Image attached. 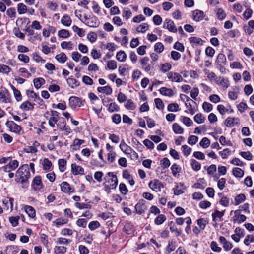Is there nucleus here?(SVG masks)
<instances>
[{
    "mask_svg": "<svg viewBox=\"0 0 254 254\" xmlns=\"http://www.w3.org/2000/svg\"><path fill=\"white\" fill-rule=\"evenodd\" d=\"M15 181L20 182L24 186H27L28 179L30 177V172L28 165H23L20 167L16 173Z\"/></svg>",
    "mask_w": 254,
    "mask_h": 254,
    "instance_id": "nucleus-1",
    "label": "nucleus"
},
{
    "mask_svg": "<svg viewBox=\"0 0 254 254\" xmlns=\"http://www.w3.org/2000/svg\"><path fill=\"white\" fill-rule=\"evenodd\" d=\"M106 180L107 184L104 183L105 190L110 193L111 189H115L117 187L118 182L117 177L113 172H109L106 177Z\"/></svg>",
    "mask_w": 254,
    "mask_h": 254,
    "instance_id": "nucleus-2",
    "label": "nucleus"
},
{
    "mask_svg": "<svg viewBox=\"0 0 254 254\" xmlns=\"http://www.w3.org/2000/svg\"><path fill=\"white\" fill-rule=\"evenodd\" d=\"M44 117L48 120L49 125L52 127H55L59 119V113L54 110L46 112L44 114Z\"/></svg>",
    "mask_w": 254,
    "mask_h": 254,
    "instance_id": "nucleus-3",
    "label": "nucleus"
},
{
    "mask_svg": "<svg viewBox=\"0 0 254 254\" xmlns=\"http://www.w3.org/2000/svg\"><path fill=\"white\" fill-rule=\"evenodd\" d=\"M6 126L11 131L16 134H20L23 133L21 127L12 121H7Z\"/></svg>",
    "mask_w": 254,
    "mask_h": 254,
    "instance_id": "nucleus-4",
    "label": "nucleus"
},
{
    "mask_svg": "<svg viewBox=\"0 0 254 254\" xmlns=\"http://www.w3.org/2000/svg\"><path fill=\"white\" fill-rule=\"evenodd\" d=\"M149 188L156 192L161 190L162 188H164V185L158 179H154L151 181L149 184Z\"/></svg>",
    "mask_w": 254,
    "mask_h": 254,
    "instance_id": "nucleus-5",
    "label": "nucleus"
},
{
    "mask_svg": "<svg viewBox=\"0 0 254 254\" xmlns=\"http://www.w3.org/2000/svg\"><path fill=\"white\" fill-rule=\"evenodd\" d=\"M147 209L146 201L143 199L140 200L135 206V212L138 214L144 213Z\"/></svg>",
    "mask_w": 254,
    "mask_h": 254,
    "instance_id": "nucleus-6",
    "label": "nucleus"
},
{
    "mask_svg": "<svg viewBox=\"0 0 254 254\" xmlns=\"http://www.w3.org/2000/svg\"><path fill=\"white\" fill-rule=\"evenodd\" d=\"M69 105L72 109H75L81 106L82 101L78 97L71 96L69 99Z\"/></svg>",
    "mask_w": 254,
    "mask_h": 254,
    "instance_id": "nucleus-7",
    "label": "nucleus"
},
{
    "mask_svg": "<svg viewBox=\"0 0 254 254\" xmlns=\"http://www.w3.org/2000/svg\"><path fill=\"white\" fill-rule=\"evenodd\" d=\"M32 186L35 190L42 191L44 185L42 183L41 177L40 176H36L34 177L32 183Z\"/></svg>",
    "mask_w": 254,
    "mask_h": 254,
    "instance_id": "nucleus-8",
    "label": "nucleus"
},
{
    "mask_svg": "<svg viewBox=\"0 0 254 254\" xmlns=\"http://www.w3.org/2000/svg\"><path fill=\"white\" fill-rule=\"evenodd\" d=\"M140 62L141 68L145 71L148 72L153 69V67L149 63V59L148 57H143L140 60Z\"/></svg>",
    "mask_w": 254,
    "mask_h": 254,
    "instance_id": "nucleus-9",
    "label": "nucleus"
},
{
    "mask_svg": "<svg viewBox=\"0 0 254 254\" xmlns=\"http://www.w3.org/2000/svg\"><path fill=\"white\" fill-rule=\"evenodd\" d=\"M168 79L172 82H180L183 80V77L178 73L169 72L167 74Z\"/></svg>",
    "mask_w": 254,
    "mask_h": 254,
    "instance_id": "nucleus-10",
    "label": "nucleus"
},
{
    "mask_svg": "<svg viewBox=\"0 0 254 254\" xmlns=\"http://www.w3.org/2000/svg\"><path fill=\"white\" fill-rule=\"evenodd\" d=\"M163 27L167 29L170 32L175 33L177 31V29L175 26L173 21L170 19H166L163 24Z\"/></svg>",
    "mask_w": 254,
    "mask_h": 254,
    "instance_id": "nucleus-11",
    "label": "nucleus"
},
{
    "mask_svg": "<svg viewBox=\"0 0 254 254\" xmlns=\"http://www.w3.org/2000/svg\"><path fill=\"white\" fill-rule=\"evenodd\" d=\"M61 190L65 193H71L74 192V188L71 187L69 184L66 182H63L61 184Z\"/></svg>",
    "mask_w": 254,
    "mask_h": 254,
    "instance_id": "nucleus-12",
    "label": "nucleus"
},
{
    "mask_svg": "<svg viewBox=\"0 0 254 254\" xmlns=\"http://www.w3.org/2000/svg\"><path fill=\"white\" fill-rule=\"evenodd\" d=\"M239 121L238 118L228 117L225 120V124L227 127H231L239 124Z\"/></svg>",
    "mask_w": 254,
    "mask_h": 254,
    "instance_id": "nucleus-13",
    "label": "nucleus"
},
{
    "mask_svg": "<svg viewBox=\"0 0 254 254\" xmlns=\"http://www.w3.org/2000/svg\"><path fill=\"white\" fill-rule=\"evenodd\" d=\"M19 163L16 160H14L9 162L3 167V170L6 172H10L11 171L15 169L18 166Z\"/></svg>",
    "mask_w": 254,
    "mask_h": 254,
    "instance_id": "nucleus-14",
    "label": "nucleus"
},
{
    "mask_svg": "<svg viewBox=\"0 0 254 254\" xmlns=\"http://www.w3.org/2000/svg\"><path fill=\"white\" fill-rule=\"evenodd\" d=\"M120 148L121 150L126 154H130V152L132 151V148L129 146L127 145L124 140H122L120 144Z\"/></svg>",
    "mask_w": 254,
    "mask_h": 254,
    "instance_id": "nucleus-15",
    "label": "nucleus"
},
{
    "mask_svg": "<svg viewBox=\"0 0 254 254\" xmlns=\"http://www.w3.org/2000/svg\"><path fill=\"white\" fill-rule=\"evenodd\" d=\"M204 17V13L202 11L195 10L192 12V18L196 21H200Z\"/></svg>",
    "mask_w": 254,
    "mask_h": 254,
    "instance_id": "nucleus-16",
    "label": "nucleus"
},
{
    "mask_svg": "<svg viewBox=\"0 0 254 254\" xmlns=\"http://www.w3.org/2000/svg\"><path fill=\"white\" fill-rule=\"evenodd\" d=\"M71 169L73 174L75 175L84 174V169L81 166H78L76 164H72Z\"/></svg>",
    "mask_w": 254,
    "mask_h": 254,
    "instance_id": "nucleus-17",
    "label": "nucleus"
},
{
    "mask_svg": "<svg viewBox=\"0 0 254 254\" xmlns=\"http://www.w3.org/2000/svg\"><path fill=\"white\" fill-rule=\"evenodd\" d=\"M185 190L186 187L184 184L182 183H179L174 188V192L175 195H180L183 193L185 191Z\"/></svg>",
    "mask_w": 254,
    "mask_h": 254,
    "instance_id": "nucleus-18",
    "label": "nucleus"
},
{
    "mask_svg": "<svg viewBox=\"0 0 254 254\" xmlns=\"http://www.w3.org/2000/svg\"><path fill=\"white\" fill-rule=\"evenodd\" d=\"M11 102V98L8 95H6L3 90H0V102L7 103Z\"/></svg>",
    "mask_w": 254,
    "mask_h": 254,
    "instance_id": "nucleus-19",
    "label": "nucleus"
},
{
    "mask_svg": "<svg viewBox=\"0 0 254 254\" xmlns=\"http://www.w3.org/2000/svg\"><path fill=\"white\" fill-rule=\"evenodd\" d=\"M226 63V58L225 56L222 54L220 53L218 55L216 60V65H225Z\"/></svg>",
    "mask_w": 254,
    "mask_h": 254,
    "instance_id": "nucleus-20",
    "label": "nucleus"
},
{
    "mask_svg": "<svg viewBox=\"0 0 254 254\" xmlns=\"http://www.w3.org/2000/svg\"><path fill=\"white\" fill-rule=\"evenodd\" d=\"M134 230L133 225L130 222L126 223L124 227V231L127 234H131Z\"/></svg>",
    "mask_w": 254,
    "mask_h": 254,
    "instance_id": "nucleus-21",
    "label": "nucleus"
},
{
    "mask_svg": "<svg viewBox=\"0 0 254 254\" xmlns=\"http://www.w3.org/2000/svg\"><path fill=\"white\" fill-rule=\"evenodd\" d=\"M57 126L60 130H64L65 131L64 134L68 135L71 132V129L68 126H66L65 123L63 122V125L60 124H57Z\"/></svg>",
    "mask_w": 254,
    "mask_h": 254,
    "instance_id": "nucleus-22",
    "label": "nucleus"
},
{
    "mask_svg": "<svg viewBox=\"0 0 254 254\" xmlns=\"http://www.w3.org/2000/svg\"><path fill=\"white\" fill-rule=\"evenodd\" d=\"M189 41L192 46L202 45L203 43V40L201 38L197 37H191L189 38Z\"/></svg>",
    "mask_w": 254,
    "mask_h": 254,
    "instance_id": "nucleus-23",
    "label": "nucleus"
},
{
    "mask_svg": "<svg viewBox=\"0 0 254 254\" xmlns=\"http://www.w3.org/2000/svg\"><path fill=\"white\" fill-rule=\"evenodd\" d=\"M160 93L164 96L171 97L173 95V91L171 89L166 87H162L159 90Z\"/></svg>",
    "mask_w": 254,
    "mask_h": 254,
    "instance_id": "nucleus-24",
    "label": "nucleus"
},
{
    "mask_svg": "<svg viewBox=\"0 0 254 254\" xmlns=\"http://www.w3.org/2000/svg\"><path fill=\"white\" fill-rule=\"evenodd\" d=\"M97 90L98 92L105 93L106 95H110L112 93V89L109 86L99 87L98 88Z\"/></svg>",
    "mask_w": 254,
    "mask_h": 254,
    "instance_id": "nucleus-25",
    "label": "nucleus"
},
{
    "mask_svg": "<svg viewBox=\"0 0 254 254\" xmlns=\"http://www.w3.org/2000/svg\"><path fill=\"white\" fill-rule=\"evenodd\" d=\"M10 87L13 92L16 100L17 101H21L22 97L20 91L17 89L13 85H10Z\"/></svg>",
    "mask_w": 254,
    "mask_h": 254,
    "instance_id": "nucleus-26",
    "label": "nucleus"
},
{
    "mask_svg": "<svg viewBox=\"0 0 254 254\" xmlns=\"http://www.w3.org/2000/svg\"><path fill=\"white\" fill-rule=\"evenodd\" d=\"M6 12L7 16L11 19H14L16 17V9L14 7L8 8Z\"/></svg>",
    "mask_w": 254,
    "mask_h": 254,
    "instance_id": "nucleus-27",
    "label": "nucleus"
},
{
    "mask_svg": "<svg viewBox=\"0 0 254 254\" xmlns=\"http://www.w3.org/2000/svg\"><path fill=\"white\" fill-rule=\"evenodd\" d=\"M224 212L225 210L222 212H220L217 210H215V212L212 214L213 221H217L218 218L221 219L224 216Z\"/></svg>",
    "mask_w": 254,
    "mask_h": 254,
    "instance_id": "nucleus-28",
    "label": "nucleus"
},
{
    "mask_svg": "<svg viewBox=\"0 0 254 254\" xmlns=\"http://www.w3.org/2000/svg\"><path fill=\"white\" fill-rule=\"evenodd\" d=\"M71 22V19L67 15H64L61 19V23L65 26L68 27L70 26Z\"/></svg>",
    "mask_w": 254,
    "mask_h": 254,
    "instance_id": "nucleus-29",
    "label": "nucleus"
},
{
    "mask_svg": "<svg viewBox=\"0 0 254 254\" xmlns=\"http://www.w3.org/2000/svg\"><path fill=\"white\" fill-rule=\"evenodd\" d=\"M20 108L24 111L32 110L33 109V104L27 101L21 105Z\"/></svg>",
    "mask_w": 254,
    "mask_h": 254,
    "instance_id": "nucleus-30",
    "label": "nucleus"
},
{
    "mask_svg": "<svg viewBox=\"0 0 254 254\" xmlns=\"http://www.w3.org/2000/svg\"><path fill=\"white\" fill-rule=\"evenodd\" d=\"M33 83L35 87L39 89L42 85L45 84V81L43 78H37L34 79Z\"/></svg>",
    "mask_w": 254,
    "mask_h": 254,
    "instance_id": "nucleus-31",
    "label": "nucleus"
},
{
    "mask_svg": "<svg viewBox=\"0 0 254 254\" xmlns=\"http://www.w3.org/2000/svg\"><path fill=\"white\" fill-rule=\"evenodd\" d=\"M67 82L72 88H74L79 86V82L75 78H69L67 79Z\"/></svg>",
    "mask_w": 254,
    "mask_h": 254,
    "instance_id": "nucleus-32",
    "label": "nucleus"
},
{
    "mask_svg": "<svg viewBox=\"0 0 254 254\" xmlns=\"http://www.w3.org/2000/svg\"><path fill=\"white\" fill-rule=\"evenodd\" d=\"M25 210L30 217L34 218L35 217V210L32 206H25Z\"/></svg>",
    "mask_w": 254,
    "mask_h": 254,
    "instance_id": "nucleus-33",
    "label": "nucleus"
},
{
    "mask_svg": "<svg viewBox=\"0 0 254 254\" xmlns=\"http://www.w3.org/2000/svg\"><path fill=\"white\" fill-rule=\"evenodd\" d=\"M217 17L220 20H222L226 16V14L222 8H217L215 10Z\"/></svg>",
    "mask_w": 254,
    "mask_h": 254,
    "instance_id": "nucleus-34",
    "label": "nucleus"
},
{
    "mask_svg": "<svg viewBox=\"0 0 254 254\" xmlns=\"http://www.w3.org/2000/svg\"><path fill=\"white\" fill-rule=\"evenodd\" d=\"M116 59L120 62H125L127 59V55L123 51H120L117 53Z\"/></svg>",
    "mask_w": 254,
    "mask_h": 254,
    "instance_id": "nucleus-35",
    "label": "nucleus"
},
{
    "mask_svg": "<svg viewBox=\"0 0 254 254\" xmlns=\"http://www.w3.org/2000/svg\"><path fill=\"white\" fill-rule=\"evenodd\" d=\"M17 11L19 14H23L27 12V6L22 3L17 4Z\"/></svg>",
    "mask_w": 254,
    "mask_h": 254,
    "instance_id": "nucleus-36",
    "label": "nucleus"
},
{
    "mask_svg": "<svg viewBox=\"0 0 254 254\" xmlns=\"http://www.w3.org/2000/svg\"><path fill=\"white\" fill-rule=\"evenodd\" d=\"M233 174L236 177L238 178L242 177L244 174L243 170L241 168L236 167L233 168L232 170Z\"/></svg>",
    "mask_w": 254,
    "mask_h": 254,
    "instance_id": "nucleus-37",
    "label": "nucleus"
},
{
    "mask_svg": "<svg viewBox=\"0 0 254 254\" xmlns=\"http://www.w3.org/2000/svg\"><path fill=\"white\" fill-rule=\"evenodd\" d=\"M171 68V64L169 63H165L161 65L160 70L163 73H165L169 71Z\"/></svg>",
    "mask_w": 254,
    "mask_h": 254,
    "instance_id": "nucleus-38",
    "label": "nucleus"
},
{
    "mask_svg": "<svg viewBox=\"0 0 254 254\" xmlns=\"http://www.w3.org/2000/svg\"><path fill=\"white\" fill-rule=\"evenodd\" d=\"M56 59L60 63H64L67 60V57L65 53H61L57 55L55 57Z\"/></svg>",
    "mask_w": 254,
    "mask_h": 254,
    "instance_id": "nucleus-39",
    "label": "nucleus"
},
{
    "mask_svg": "<svg viewBox=\"0 0 254 254\" xmlns=\"http://www.w3.org/2000/svg\"><path fill=\"white\" fill-rule=\"evenodd\" d=\"M172 128L176 134H182L184 131L183 128L177 123L173 124Z\"/></svg>",
    "mask_w": 254,
    "mask_h": 254,
    "instance_id": "nucleus-40",
    "label": "nucleus"
},
{
    "mask_svg": "<svg viewBox=\"0 0 254 254\" xmlns=\"http://www.w3.org/2000/svg\"><path fill=\"white\" fill-rule=\"evenodd\" d=\"M246 199V196L244 194H240L237 195L235 199V205H238Z\"/></svg>",
    "mask_w": 254,
    "mask_h": 254,
    "instance_id": "nucleus-41",
    "label": "nucleus"
},
{
    "mask_svg": "<svg viewBox=\"0 0 254 254\" xmlns=\"http://www.w3.org/2000/svg\"><path fill=\"white\" fill-rule=\"evenodd\" d=\"M210 144V141L207 137L203 138L201 141L199 142L200 146L202 147L203 148H207L209 147Z\"/></svg>",
    "mask_w": 254,
    "mask_h": 254,
    "instance_id": "nucleus-42",
    "label": "nucleus"
},
{
    "mask_svg": "<svg viewBox=\"0 0 254 254\" xmlns=\"http://www.w3.org/2000/svg\"><path fill=\"white\" fill-rule=\"evenodd\" d=\"M166 219L165 216L163 214L159 215L155 219L154 223L156 225L162 224Z\"/></svg>",
    "mask_w": 254,
    "mask_h": 254,
    "instance_id": "nucleus-43",
    "label": "nucleus"
},
{
    "mask_svg": "<svg viewBox=\"0 0 254 254\" xmlns=\"http://www.w3.org/2000/svg\"><path fill=\"white\" fill-rule=\"evenodd\" d=\"M181 168L176 164H174L171 167V170L172 171L173 175L174 177H176L177 174H178L181 171Z\"/></svg>",
    "mask_w": 254,
    "mask_h": 254,
    "instance_id": "nucleus-44",
    "label": "nucleus"
},
{
    "mask_svg": "<svg viewBox=\"0 0 254 254\" xmlns=\"http://www.w3.org/2000/svg\"><path fill=\"white\" fill-rule=\"evenodd\" d=\"M194 120L198 124H202L205 121V117L201 113H198L194 117Z\"/></svg>",
    "mask_w": 254,
    "mask_h": 254,
    "instance_id": "nucleus-45",
    "label": "nucleus"
},
{
    "mask_svg": "<svg viewBox=\"0 0 254 254\" xmlns=\"http://www.w3.org/2000/svg\"><path fill=\"white\" fill-rule=\"evenodd\" d=\"M246 220V217L242 214L238 216H234L233 217V220L234 222H237L238 223H241L244 222Z\"/></svg>",
    "mask_w": 254,
    "mask_h": 254,
    "instance_id": "nucleus-46",
    "label": "nucleus"
},
{
    "mask_svg": "<svg viewBox=\"0 0 254 254\" xmlns=\"http://www.w3.org/2000/svg\"><path fill=\"white\" fill-rule=\"evenodd\" d=\"M59 170L61 172H64L65 170L66 161L64 159H60L58 161Z\"/></svg>",
    "mask_w": 254,
    "mask_h": 254,
    "instance_id": "nucleus-47",
    "label": "nucleus"
},
{
    "mask_svg": "<svg viewBox=\"0 0 254 254\" xmlns=\"http://www.w3.org/2000/svg\"><path fill=\"white\" fill-rule=\"evenodd\" d=\"M191 166L194 170L196 171H199L201 168L200 163L194 159L191 160Z\"/></svg>",
    "mask_w": 254,
    "mask_h": 254,
    "instance_id": "nucleus-48",
    "label": "nucleus"
},
{
    "mask_svg": "<svg viewBox=\"0 0 254 254\" xmlns=\"http://www.w3.org/2000/svg\"><path fill=\"white\" fill-rule=\"evenodd\" d=\"M149 28V26L147 23H143L139 25L136 28V31L138 32L144 33Z\"/></svg>",
    "mask_w": 254,
    "mask_h": 254,
    "instance_id": "nucleus-49",
    "label": "nucleus"
},
{
    "mask_svg": "<svg viewBox=\"0 0 254 254\" xmlns=\"http://www.w3.org/2000/svg\"><path fill=\"white\" fill-rule=\"evenodd\" d=\"M72 29L74 32H76L78 35L79 36L81 37L84 36L85 31L83 29L80 28L76 25H74L72 27Z\"/></svg>",
    "mask_w": 254,
    "mask_h": 254,
    "instance_id": "nucleus-50",
    "label": "nucleus"
},
{
    "mask_svg": "<svg viewBox=\"0 0 254 254\" xmlns=\"http://www.w3.org/2000/svg\"><path fill=\"white\" fill-rule=\"evenodd\" d=\"M207 223L208 222L204 218H200L197 221V224L201 230L204 229Z\"/></svg>",
    "mask_w": 254,
    "mask_h": 254,
    "instance_id": "nucleus-51",
    "label": "nucleus"
},
{
    "mask_svg": "<svg viewBox=\"0 0 254 254\" xmlns=\"http://www.w3.org/2000/svg\"><path fill=\"white\" fill-rule=\"evenodd\" d=\"M43 169L48 170L52 166V162L47 158H45L42 163Z\"/></svg>",
    "mask_w": 254,
    "mask_h": 254,
    "instance_id": "nucleus-52",
    "label": "nucleus"
},
{
    "mask_svg": "<svg viewBox=\"0 0 254 254\" xmlns=\"http://www.w3.org/2000/svg\"><path fill=\"white\" fill-rule=\"evenodd\" d=\"M69 35V31L65 29H62L58 32V36L61 38H66L68 37Z\"/></svg>",
    "mask_w": 254,
    "mask_h": 254,
    "instance_id": "nucleus-53",
    "label": "nucleus"
},
{
    "mask_svg": "<svg viewBox=\"0 0 254 254\" xmlns=\"http://www.w3.org/2000/svg\"><path fill=\"white\" fill-rule=\"evenodd\" d=\"M179 107V106L177 103H171L168 105L167 109L170 112H177Z\"/></svg>",
    "mask_w": 254,
    "mask_h": 254,
    "instance_id": "nucleus-54",
    "label": "nucleus"
},
{
    "mask_svg": "<svg viewBox=\"0 0 254 254\" xmlns=\"http://www.w3.org/2000/svg\"><path fill=\"white\" fill-rule=\"evenodd\" d=\"M11 70V69L7 65L4 64L0 65V72L8 74Z\"/></svg>",
    "mask_w": 254,
    "mask_h": 254,
    "instance_id": "nucleus-55",
    "label": "nucleus"
},
{
    "mask_svg": "<svg viewBox=\"0 0 254 254\" xmlns=\"http://www.w3.org/2000/svg\"><path fill=\"white\" fill-rule=\"evenodd\" d=\"M164 49L163 44L161 42H158L154 45V50L159 53H161Z\"/></svg>",
    "mask_w": 254,
    "mask_h": 254,
    "instance_id": "nucleus-56",
    "label": "nucleus"
},
{
    "mask_svg": "<svg viewBox=\"0 0 254 254\" xmlns=\"http://www.w3.org/2000/svg\"><path fill=\"white\" fill-rule=\"evenodd\" d=\"M132 15L131 11L128 8H125L123 10V17L126 19H129Z\"/></svg>",
    "mask_w": 254,
    "mask_h": 254,
    "instance_id": "nucleus-57",
    "label": "nucleus"
},
{
    "mask_svg": "<svg viewBox=\"0 0 254 254\" xmlns=\"http://www.w3.org/2000/svg\"><path fill=\"white\" fill-rule=\"evenodd\" d=\"M176 249L175 242L171 241L169 242L168 245L166 248V251L168 253H170L171 252L175 250Z\"/></svg>",
    "mask_w": 254,
    "mask_h": 254,
    "instance_id": "nucleus-58",
    "label": "nucleus"
},
{
    "mask_svg": "<svg viewBox=\"0 0 254 254\" xmlns=\"http://www.w3.org/2000/svg\"><path fill=\"white\" fill-rule=\"evenodd\" d=\"M198 140V137L195 135H191L188 138V142L189 144L193 145Z\"/></svg>",
    "mask_w": 254,
    "mask_h": 254,
    "instance_id": "nucleus-59",
    "label": "nucleus"
},
{
    "mask_svg": "<svg viewBox=\"0 0 254 254\" xmlns=\"http://www.w3.org/2000/svg\"><path fill=\"white\" fill-rule=\"evenodd\" d=\"M100 226V223L97 221H93L89 223L88 227L91 230H94Z\"/></svg>",
    "mask_w": 254,
    "mask_h": 254,
    "instance_id": "nucleus-60",
    "label": "nucleus"
},
{
    "mask_svg": "<svg viewBox=\"0 0 254 254\" xmlns=\"http://www.w3.org/2000/svg\"><path fill=\"white\" fill-rule=\"evenodd\" d=\"M154 101L157 108L159 110H162L164 108V104L161 99L156 98L155 99Z\"/></svg>",
    "mask_w": 254,
    "mask_h": 254,
    "instance_id": "nucleus-61",
    "label": "nucleus"
},
{
    "mask_svg": "<svg viewBox=\"0 0 254 254\" xmlns=\"http://www.w3.org/2000/svg\"><path fill=\"white\" fill-rule=\"evenodd\" d=\"M61 46L62 48L63 49L67 48L69 50H72L73 48V47H72L73 44L70 41L68 42H65V41L61 43Z\"/></svg>",
    "mask_w": 254,
    "mask_h": 254,
    "instance_id": "nucleus-62",
    "label": "nucleus"
},
{
    "mask_svg": "<svg viewBox=\"0 0 254 254\" xmlns=\"http://www.w3.org/2000/svg\"><path fill=\"white\" fill-rule=\"evenodd\" d=\"M182 151L185 156H187L190 154L191 148L186 145L182 146Z\"/></svg>",
    "mask_w": 254,
    "mask_h": 254,
    "instance_id": "nucleus-63",
    "label": "nucleus"
},
{
    "mask_svg": "<svg viewBox=\"0 0 254 254\" xmlns=\"http://www.w3.org/2000/svg\"><path fill=\"white\" fill-rule=\"evenodd\" d=\"M244 244L248 246L250 244V242H254V237L252 235H247L244 240Z\"/></svg>",
    "mask_w": 254,
    "mask_h": 254,
    "instance_id": "nucleus-64",
    "label": "nucleus"
}]
</instances>
